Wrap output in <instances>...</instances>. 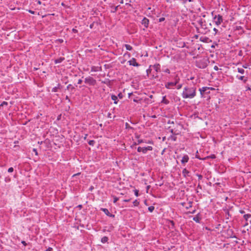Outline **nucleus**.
<instances>
[{
	"label": "nucleus",
	"instance_id": "27",
	"mask_svg": "<svg viewBox=\"0 0 251 251\" xmlns=\"http://www.w3.org/2000/svg\"><path fill=\"white\" fill-rule=\"evenodd\" d=\"M251 217V215L250 214H245L244 215V218L247 221L250 217Z\"/></svg>",
	"mask_w": 251,
	"mask_h": 251
},
{
	"label": "nucleus",
	"instance_id": "34",
	"mask_svg": "<svg viewBox=\"0 0 251 251\" xmlns=\"http://www.w3.org/2000/svg\"><path fill=\"white\" fill-rule=\"evenodd\" d=\"M113 199H114V201H113L114 203H116L119 200V198L115 196H113Z\"/></svg>",
	"mask_w": 251,
	"mask_h": 251
},
{
	"label": "nucleus",
	"instance_id": "36",
	"mask_svg": "<svg viewBox=\"0 0 251 251\" xmlns=\"http://www.w3.org/2000/svg\"><path fill=\"white\" fill-rule=\"evenodd\" d=\"M67 89H69L70 88H71L72 89H74L75 88L71 85L69 84L67 87Z\"/></svg>",
	"mask_w": 251,
	"mask_h": 251
},
{
	"label": "nucleus",
	"instance_id": "9",
	"mask_svg": "<svg viewBox=\"0 0 251 251\" xmlns=\"http://www.w3.org/2000/svg\"><path fill=\"white\" fill-rule=\"evenodd\" d=\"M176 84L174 82H168L165 83V87L167 89H172L175 86H176Z\"/></svg>",
	"mask_w": 251,
	"mask_h": 251
},
{
	"label": "nucleus",
	"instance_id": "55",
	"mask_svg": "<svg viewBox=\"0 0 251 251\" xmlns=\"http://www.w3.org/2000/svg\"><path fill=\"white\" fill-rule=\"evenodd\" d=\"M195 211H196V210H194L192 211V212H191V213L194 214V213H195Z\"/></svg>",
	"mask_w": 251,
	"mask_h": 251
},
{
	"label": "nucleus",
	"instance_id": "61",
	"mask_svg": "<svg viewBox=\"0 0 251 251\" xmlns=\"http://www.w3.org/2000/svg\"><path fill=\"white\" fill-rule=\"evenodd\" d=\"M66 99H69L68 97V96H66Z\"/></svg>",
	"mask_w": 251,
	"mask_h": 251
},
{
	"label": "nucleus",
	"instance_id": "21",
	"mask_svg": "<svg viewBox=\"0 0 251 251\" xmlns=\"http://www.w3.org/2000/svg\"><path fill=\"white\" fill-rule=\"evenodd\" d=\"M161 102L163 103H165L166 104H168L169 103V100H167L166 99V97L165 96H164L163 97V99H162V100L161 101Z\"/></svg>",
	"mask_w": 251,
	"mask_h": 251
},
{
	"label": "nucleus",
	"instance_id": "58",
	"mask_svg": "<svg viewBox=\"0 0 251 251\" xmlns=\"http://www.w3.org/2000/svg\"><path fill=\"white\" fill-rule=\"evenodd\" d=\"M126 127H127V126H128V123H126Z\"/></svg>",
	"mask_w": 251,
	"mask_h": 251
},
{
	"label": "nucleus",
	"instance_id": "43",
	"mask_svg": "<svg viewBox=\"0 0 251 251\" xmlns=\"http://www.w3.org/2000/svg\"><path fill=\"white\" fill-rule=\"evenodd\" d=\"M82 80L81 79H79L78 80L77 84H80L82 83Z\"/></svg>",
	"mask_w": 251,
	"mask_h": 251
},
{
	"label": "nucleus",
	"instance_id": "33",
	"mask_svg": "<svg viewBox=\"0 0 251 251\" xmlns=\"http://www.w3.org/2000/svg\"><path fill=\"white\" fill-rule=\"evenodd\" d=\"M163 72H165V73H166L169 74L170 73V70H169V69H168V68H166V69H164V70H163Z\"/></svg>",
	"mask_w": 251,
	"mask_h": 251
},
{
	"label": "nucleus",
	"instance_id": "53",
	"mask_svg": "<svg viewBox=\"0 0 251 251\" xmlns=\"http://www.w3.org/2000/svg\"><path fill=\"white\" fill-rule=\"evenodd\" d=\"M251 90V88H250V87L249 86L247 87L246 90Z\"/></svg>",
	"mask_w": 251,
	"mask_h": 251
},
{
	"label": "nucleus",
	"instance_id": "32",
	"mask_svg": "<svg viewBox=\"0 0 251 251\" xmlns=\"http://www.w3.org/2000/svg\"><path fill=\"white\" fill-rule=\"evenodd\" d=\"M7 102L5 101H3L1 104H0V109L1 108V107L3 106L4 105H7Z\"/></svg>",
	"mask_w": 251,
	"mask_h": 251
},
{
	"label": "nucleus",
	"instance_id": "52",
	"mask_svg": "<svg viewBox=\"0 0 251 251\" xmlns=\"http://www.w3.org/2000/svg\"><path fill=\"white\" fill-rule=\"evenodd\" d=\"M240 212L241 213H242V214H243V213H245L244 211L242 210H240Z\"/></svg>",
	"mask_w": 251,
	"mask_h": 251
},
{
	"label": "nucleus",
	"instance_id": "51",
	"mask_svg": "<svg viewBox=\"0 0 251 251\" xmlns=\"http://www.w3.org/2000/svg\"><path fill=\"white\" fill-rule=\"evenodd\" d=\"M29 12L30 13H31V14H34V11H32V10H29Z\"/></svg>",
	"mask_w": 251,
	"mask_h": 251
},
{
	"label": "nucleus",
	"instance_id": "44",
	"mask_svg": "<svg viewBox=\"0 0 251 251\" xmlns=\"http://www.w3.org/2000/svg\"><path fill=\"white\" fill-rule=\"evenodd\" d=\"M197 176H198L199 179H201L202 178V176L201 175H197Z\"/></svg>",
	"mask_w": 251,
	"mask_h": 251
},
{
	"label": "nucleus",
	"instance_id": "28",
	"mask_svg": "<svg viewBox=\"0 0 251 251\" xmlns=\"http://www.w3.org/2000/svg\"><path fill=\"white\" fill-rule=\"evenodd\" d=\"M154 209V207L153 206H150L148 207V210L150 212H152Z\"/></svg>",
	"mask_w": 251,
	"mask_h": 251
},
{
	"label": "nucleus",
	"instance_id": "35",
	"mask_svg": "<svg viewBox=\"0 0 251 251\" xmlns=\"http://www.w3.org/2000/svg\"><path fill=\"white\" fill-rule=\"evenodd\" d=\"M182 86V85L181 84H177L176 85V89L179 90V89L181 88Z\"/></svg>",
	"mask_w": 251,
	"mask_h": 251
},
{
	"label": "nucleus",
	"instance_id": "63",
	"mask_svg": "<svg viewBox=\"0 0 251 251\" xmlns=\"http://www.w3.org/2000/svg\"><path fill=\"white\" fill-rule=\"evenodd\" d=\"M201 40V41H203V42H204V39H203V40Z\"/></svg>",
	"mask_w": 251,
	"mask_h": 251
},
{
	"label": "nucleus",
	"instance_id": "25",
	"mask_svg": "<svg viewBox=\"0 0 251 251\" xmlns=\"http://www.w3.org/2000/svg\"><path fill=\"white\" fill-rule=\"evenodd\" d=\"M237 71L238 73H239L241 74H244L245 73V70L243 68H238Z\"/></svg>",
	"mask_w": 251,
	"mask_h": 251
},
{
	"label": "nucleus",
	"instance_id": "64",
	"mask_svg": "<svg viewBox=\"0 0 251 251\" xmlns=\"http://www.w3.org/2000/svg\"><path fill=\"white\" fill-rule=\"evenodd\" d=\"M43 5H44V6H45V5H46V4H45V3H43Z\"/></svg>",
	"mask_w": 251,
	"mask_h": 251
},
{
	"label": "nucleus",
	"instance_id": "39",
	"mask_svg": "<svg viewBox=\"0 0 251 251\" xmlns=\"http://www.w3.org/2000/svg\"><path fill=\"white\" fill-rule=\"evenodd\" d=\"M46 251H52V248L51 247H49Z\"/></svg>",
	"mask_w": 251,
	"mask_h": 251
},
{
	"label": "nucleus",
	"instance_id": "2",
	"mask_svg": "<svg viewBox=\"0 0 251 251\" xmlns=\"http://www.w3.org/2000/svg\"><path fill=\"white\" fill-rule=\"evenodd\" d=\"M198 23L199 25L200 26V29L198 28V30H200L199 32L201 33H204L206 32L207 31V28L205 21L203 20L202 19H201L198 21Z\"/></svg>",
	"mask_w": 251,
	"mask_h": 251
},
{
	"label": "nucleus",
	"instance_id": "6",
	"mask_svg": "<svg viewBox=\"0 0 251 251\" xmlns=\"http://www.w3.org/2000/svg\"><path fill=\"white\" fill-rule=\"evenodd\" d=\"M85 82L90 85H95L96 80L91 76H88L85 79Z\"/></svg>",
	"mask_w": 251,
	"mask_h": 251
},
{
	"label": "nucleus",
	"instance_id": "29",
	"mask_svg": "<svg viewBox=\"0 0 251 251\" xmlns=\"http://www.w3.org/2000/svg\"><path fill=\"white\" fill-rule=\"evenodd\" d=\"M95 143V142L94 140H90L88 142L89 145H90V146H92L94 145Z\"/></svg>",
	"mask_w": 251,
	"mask_h": 251
},
{
	"label": "nucleus",
	"instance_id": "47",
	"mask_svg": "<svg viewBox=\"0 0 251 251\" xmlns=\"http://www.w3.org/2000/svg\"><path fill=\"white\" fill-rule=\"evenodd\" d=\"M130 201V199H125L124 200V201L125 202H128Z\"/></svg>",
	"mask_w": 251,
	"mask_h": 251
},
{
	"label": "nucleus",
	"instance_id": "3",
	"mask_svg": "<svg viewBox=\"0 0 251 251\" xmlns=\"http://www.w3.org/2000/svg\"><path fill=\"white\" fill-rule=\"evenodd\" d=\"M212 15L213 16V22L216 25L219 26L223 23V19L222 16L219 14L214 16L213 12L212 13Z\"/></svg>",
	"mask_w": 251,
	"mask_h": 251
},
{
	"label": "nucleus",
	"instance_id": "17",
	"mask_svg": "<svg viewBox=\"0 0 251 251\" xmlns=\"http://www.w3.org/2000/svg\"><path fill=\"white\" fill-rule=\"evenodd\" d=\"M193 220L197 223H200L201 217L200 214L199 213L196 216L194 217Z\"/></svg>",
	"mask_w": 251,
	"mask_h": 251
},
{
	"label": "nucleus",
	"instance_id": "50",
	"mask_svg": "<svg viewBox=\"0 0 251 251\" xmlns=\"http://www.w3.org/2000/svg\"><path fill=\"white\" fill-rule=\"evenodd\" d=\"M118 96L119 97V98L120 99H122V95L121 93H120L119 95H118Z\"/></svg>",
	"mask_w": 251,
	"mask_h": 251
},
{
	"label": "nucleus",
	"instance_id": "59",
	"mask_svg": "<svg viewBox=\"0 0 251 251\" xmlns=\"http://www.w3.org/2000/svg\"><path fill=\"white\" fill-rule=\"evenodd\" d=\"M79 174V173H77V174H76L75 175H74L73 176H76V175H78Z\"/></svg>",
	"mask_w": 251,
	"mask_h": 251
},
{
	"label": "nucleus",
	"instance_id": "1",
	"mask_svg": "<svg viewBox=\"0 0 251 251\" xmlns=\"http://www.w3.org/2000/svg\"><path fill=\"white\" fill-rule=\"evenodd\" d=\"M196 95V88L195 87H185L181 96L183 99H193Z\"/></svg>",
	"mask_w": 251,
	"mask_h": 251
},
{
	"label": "nucleus",
	"instance_id": "14",
	"mask_svg": "<svg viewBox=\"0 0 251 251\" xmlns=\"http://www.w3.org/2000/svg\"><path fill=\"white\" fill-rule=\"evenodd\" d=\"M142 143H147V144H153L152 142L151 141V140L147 141V140H143V139H138L137 140V144H141Z\"/></svg>",
	"mask_w": 251,
	"mask_h": 251
},
{
	"label": "nucleus",
	"instance_id": "8",
	"mask_svg": "<svg viewBox=\"0 0 251 251\" xmlns=\"http://www.w3.org/2000/svg\"><path fill=\"white\" fill-rule=\"evenodd\" d=\"M128 63L130 66L134 67H139L140 64L136 62V60L134 58H132L130 60L128 61Z\"/></svg>",
	"mask_w": 251,
	"mask_h": 251
},
{
	"label": "nucleus",
	"instance_id": "23",
	"mask_svg": "<svg viewBox=\"0 0 251 251\" xmlns=\"http://www.w3.org/2000/svg\"><path fill=\"white\" fill-rule=\"evenodd\" d=\"M108 240V238L106 236H104L101 239V242L102 243H106Z\"/></svg>",
	"mask_w": 251,
	"mask_h": 251
},
{
	"label": "nucleus",
	"instance_id": "37",
	"mask_svg": "<svg viewBox=\"0 0 251 251\" xmlns=\"http://www.w3.org/2000/svg\"><path fill=\"white\" fill-rule=\"evenodd\" d=\"M14 169L12 167H10L8 169V172L10 173V172H12L13 171Z\"/></svg>",
	"mask_w": 251,
	"mask_h": 251
},
{
	"label": "nucleus",
	"instance_id": "54",
	"mask_svg": "<svg viewBox=\"0 0 251 251\" xmlns=\"http://www.w3.org/2000/svg\"><path fill=\"white\" fill-rule=\"evenodd\" d=\"M173 131H174V130H173V129H171L170 130V132H171L172 133H173Z\"/></svg>",
	"mask_w": 251,
	"mask_h": 251
},
{
	"label": "nucleus",
	"instance_id": "15",
	"mask_svg": "<svg viewBox=\"0 0 251 251\" xmlns=\"http://www.w3.org/2000/svg\"><path fill=\"white\" fill-rule=\"evenodd\" d=\"M236 78L239 80H242L244 83H246L248 80V78L244 76H239L237 75Z\"/></svg>",
	"mask_w": 251,
	"mask_h": 251
},
{
	"label": "nucleus",
	"instance_id": "11",
	"mask_svg": "<svg viewBox=\"0 0 251 251\" xmlns=\"http://www.w3.org/2000/svg\"><path fill=\"white\" fill-rule=\"evenodd\" d=\"M149 20L145 17L144 18L142 21V24L143 25H144L145 27L147 28L149 26Z\"/></svg>",
	"mask_w": 251,
	"mask_h": 251
},
{
	"label": "nucleus",
	"instance_id": "45",
	"mask_svg": "<svg viewBox=\"0 0 251 251\" xmlns=\"http://www.w3.org/2000/svg\"><path fill=\"white\" fill-rule=\"evenodd\" d=\"M35 1L37 2V3L39 4H41L42 3L41 1L39 0H35Z\"/></svg>",
	"mask_w": 251,
	"mask_h": 251
},
{
	"label": "nucleus",
	"instance_id": "18",
	"mask_svg": "<svg viewBox=\"0 0 251 251\" xmlns=\"http://www.w3.org/2000/svg\"><path fill=\"white\" fill-rule=\"evenodd\" d=\"M174 79L175 80L174 82L176 84V85H177L180 80V78L177 74L175 75L174 77Z\"/></svg>",
	"mask_w": 251,
	"mask_h": 251
},
{
	"label": "nucleus",
	"instance_id": "5",
	"mask_svg": "<svg viewBox=\"0 0 251 251\" xmlns=\"http://www.w3.org/2000/svg\"><path fill=\"white\" fill-rule=\"evenodd\" d=\"M152 150V147L151 146H148L146 147H139L137 148V151L139 152H142L143 153H146L148 151H151Z\"/></svg>",
	"mask_w": 251,
	"mask_h": 251
},
{
	"label": "nucleus",
	"instance_id": "31",
	"mask_svg": "<svg viewBox=\"0 0 251 251\" xmlns=\"http://www.w3.org/2000/svg\"><path fill=\"white\" fill-rule=\"evenodd\" d=\"M152 71V69H149L147 70V73L149 76H150V74L151 73Z\"/></svg>",
	"mask_w": 251,
	"mask_h": 251
},
{
	"label": "nucleus",
	"instance_id": "48",
	"mask_svg": "<svg viewBox=\"0 0 251 251\" xmlns=\"http://www.w3.org/2000/svg\"><path fill=\"white\" fill-rule=\"evenodd\" d=\"M22 244H23L25 246L26 245V243H25V241H22Z\"/></svg>",
	"mask_w": 251,
	"mask_h": 251
},
{
	"label": "nucleus",
	"instance_id": "57",
	"mask_svg": "<svg viewBox=\"0 0 251 251\" xmlns=\"http://www.w3.org/2000/svg\"><path fill=\"white\" fill-rule=\"evenodd\" d=\"M196 157L199 159H201V158H200L199 157H198L197 155L196 156Z\"/></svg>",
	"mask_w": 251,
	"mask_h": 251
},
{
	"label": "nucleus",
	"instance_id": "7",
	"mask_svg": "<svg viewBox=\"0 0 251 251\" xmlns=\"http://www.w3.org/2000/svg\"><path fill=\"white\" fill-rule=\"evenodd\" d=\"M210 89H213V88L208 87H203L201 88H200L199 91L200 92L201 95L202 96L204 93H210V91H209Z\"/></svg>",
	"mask_w": 251,
	"mask_h": 251
},
{
	"label": "nucleus",
	"instance_id": "26",
	"mask_svg": "<svg viewBox=\"0 0 251 251\" xmlns=\"http://www.w3.org/2000/svg\"><path fill=\"white\" fill-rule=\"evenodd\" d=\"M140 203V201H138V200H135L133 202V206H138Z\"/></svg>",
	"mask_w": 251,
	"mask_h": 251
},
{
	"label": "nucleus",
	"instance_id": "62",
	"mask_svg": "<svg viewBox=\"0 0 251 251\" xmlns=\"http://www.w3.org/2000/svg\"><path fill=\"white\" fill-rule=\"evenodd\" d=\"M201 40V41H203V42H204V39H203V40Z\"/></svg>",
	"mask_w": 251,
	"mask_h": 251
},
{
	"label": "nucleus",
	"instance_id": "24",
	"mask_svg": "<svg viewBox=\"0 0 251 251\" xmlns=\"http://www.w3.org/2000/svg\"><path fill=\"white\" fill-rule=\"evenodd\" d=\"M60 86V84H58L57 85V86L54 87L52 89V92H56L58 91V89L59 88V87Z\"/></svg>",
	"mask_w": 251,
	"mask_h": 251
},
{
	"label": "nucleus",
	"instance_id": "42",
	"mask_svg": "<svg viewBox=\"0 0 251 251\" xmlns=\"http://www.w3.org/2000/svg\"><path fill=\"white\" fill-rule=\"evenodd\" d=\"M214 69L215 70V71H218L219 70V68L217 66H215L214 67Z\"/></svg>",
	"mask_w": 251,
	"mask_h": 251
},
{
	"label": "nucleus",
	"instance_id": "30",
	"mask_svg": "<svg viewBox=\"0 0 251 251\" xmlns=\"http://www.w3.org/2000/svg\"><path fill=\"white\" fill-rule=\"evenodd\" d=\"M134 194L136 197H138L139 196V191L137 189H135L134 190Z\"/></svg>",
	"mask_w": 251,
	"mask_h": 251
},
{
	"label": "nucleus",
	"instance_id": "22",
	"mask_svg": "<svg viewBox=\"0 0 251 251\" xmlns=\"http://www.w3.org/2000/svg\"><path fill=\"white\" fill-rule=\"evenodd\" d=\"M124 46L126 48V49L128 50H132V47L129 45L125 44Z\"/></svg>",
	"mask_w": 251,
	"mask_h": 251
},
{
	"label": "nucleus",
	"instance_id": "56",
	"mask_svg": "<svg viewBox=\"0 0 251 251\" xmlns=\"http://www.w3.org/2000/svg\"><path fill=\"white\" fill-rule=\"evenodd\" d=\"M243 67L244 68H247V66H245V65H243Z\"/></svg>",
	"mask_w": 251,
	"mask_h": 251
},
{
	"label": "nucleus",
	"instance_id": "12",
	"mask_svg": "<svg viewBox=\"0 0 251 251\" xmlns=\"http://www.w3.org/2000/svg\"><path fill=\"white\" fill-rule=\"evenodd\" d=\"M101 210L108 216L110 217H114V215L111 214L109 210L106 208H101Z\"/></svg>",
	"mask_w": 251,
	"mask_h": 251
},
{
	"label": "nucleus",
	"instance_id": "38",
	"mask_svg": "<svg viewBox=\"0 0 251 251\" xmlns=\"http://www.w3.org/2000/svg\"><path fill=\"white\" fill-rule=\"evenodd\" d=\"M164 20H165V18L163 17H162V18H159V22H162L164 21Z\"/></svg>",
	"mask_w": 251,
	"mask_h": 251
},
{
	"label": "nucleus",
	"instance_id": "19",
	"mask_svg": "<svg viewBox=\"0 0 251 251\" xmlns=\"http://www.w3.org/2000/svg\"><path fill=\"white\" fill-rule=\"evenodd\" d=\"M111 99L114 101V103L115 104H117L118 103V98L115 95H112L111 96Z\"/></svg>",
	"mask_w": 251,
	"mask_h": 251
},
{
	"label": "nucleus",
	"instance_id": "41",
	"mask_svg": "<svg viewBox=\"0 0 251 251\" xmlns=\"http://www.w3.org/2000/svg\"><path fill=\"white\" fill-rule=\"evenodd\" d=\"M95 67H94V66H93V67H92L91 68V71H92V72H96V71H97V70H95Z\"/></svg>",
	"mask_w": 251,
	"mask_h": 251
},
{
	"label": "nucleus",
	"instance_id": "16",
	"mask_svg": "<svg viewBox=\"0 0 251 251\" xmlns=\"http://www.w3.org/2000/svg\"><path fill=\"white\" fill-rule=\"evenodd\" d=\"M182 175L184 177H187L189 176L190 172L188 171L186 169H184L182 170Z\"/></svg>",
	"mask_w": 251,
	"mask_h": 251
},
{
	"label": "nucleus",
	"instance_id": "13",
	"mask_svg": "<svg viewBox=\"0 0 251 251\" xmlns=\"http://www.w3.org/2000/svg\"><path fill=\"white\" fill-rule=\"evenodd\" d=\"M189 159V156L187 155H184L181 160V163L185 164L188 162Z\"/></svg>",
	"mask_w": 251,
	"mask_h": 251
},
{
	"label": "nucleus",
	"instance_id": "40",
	"mask_svg": "<svg viewBox=\"0 0 251 251\" xmlns=\"http://www.w3.org/2000/svg\"><path fill=\"white\" fill-rule=\"evenodd\" d=\"M213 30H214V31L215 32V34H216V33H218V30L217 28H214Z\"/></svg>",
	"mask_w": 251,
	"mask_h": 251
},
{
	"label": "nucleus",
	"instance_id": "10",
	"mask_svg": "<svg viewBox=\"0 0 251 251\" xmlns=\"http://www.w3.org/2000/svg\"><path fill=\"white\" fill-rule=\"evenodd\" d=\"M150 68H152V70H153L154 71H155L156 72V74L159 71H160V66L159 64H154V65H153L152 66H151Z\"/></svg>",
	"mask_w": 251,
	"mask_h": 251
},
{
	"label": "nucleus",
	"instance_id": "4",
	"mask_svg": "<svg viewBox=\"0 0 251 251\" xmlns=\"http://www.w3.org/2000/svg\"><path fill=\"white\" fill-rule=\"evenodd\" d=\"M196 65L199 68L204 69L207 66V59L202 58L196 62Z\"/></svg>",
	"mask_w": 251,
	"mask_h": 251
},
{
	"label": "nucleus",
	"instance_id": "49",
	"mask_svg": "<svg viewBox=\"0 0 251 251\" xmlns=\"http://www.w3.org/2000/svg\"><path fill=\"white\" fill-rule=\"evenodd\" d=\"M126 55H127L128 57L130 56V53H128V52H126V53L125 54H124V56Z\"/></svg>",
	"mask_w": 251,
	"mask_h": 251
},
{
	"label": "nucleus",
	"instance_id": "60",
	"mask_svg": "<svg viewBox=\"0 0 251 251\" xmlns=\"http://www.w3.org/2000/svg\"><path fill=\"white\" fill-rule=\"evenodd\" d=\"M121 3H123V0H122L120 2Z\"/></svg>",
	"mask_w": 251,
	"mask_h": 251
},
{
	"label": "nucleus",
	"instance_id": "46",
	"mask_svg": "<svg viewBox=\"0 0 251 251\" xmlns=\"http://www.w3.org/2000/svg\"><path fill=\"white\" fill-rule=\"evenodd\" d=\"M33 151L35 153V154H36V155H37V154H38V153H37V150H36V149H33Z\"/></svg>",
	"mask_w": 251,
	"mask_h": 251
},
{
	"label": "nucleus",
	"instance_id": "20",
	"mask_svg": "<svg viewBox=\"0 0 251 251\" xmlns=\"http://www.w3.org/2000/svg\"><path fill=\"white\" fill-rule=\"evenodd\" d=\"M64 60V58H63V57H60L58 59H55L54 60V63L55 64L60 63H61Z\"/></svg>",
	"mask_w": 251,
	"mask_h": 251
}]
</instances>
